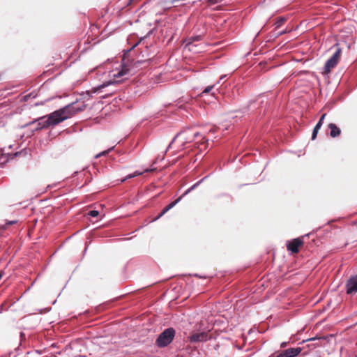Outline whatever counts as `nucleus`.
Wrapping results in <instances>:
<instances>
[{
  "label": "nucleus",
  "mask_w": 357,
  "mask_h": 357,
  "mask_svg": "<svg viewBox=\"0 0 357 357\" xmlns=\"http://www.w3.org/2000/svg\"><path fill=\"white\" fill-rule=\"evenodd\" d=\"M214 85L208 86L202 91V93H209L211 89L213 88Z\"/></svg>",
  "instance_id": "nucleus-20"
},
{
  "label": "nucleus",
  "mask_w": 357,
  "mask_h": 357,
  "mask_svg": "<svg viewBox=\"0 0 357 357\" xmlns=\"http://www.w3.org/2000/svg\"><path fill=\"white\" fill-rule=\"evenodd\" d=\"M289 32V31H287V30H284V31H280L279 33H278V36H281V35H283L286 33Z\"/></svg>",
  "instance_id": "nucleus-34"
},
{
  "label": "nucleus",
  "mask_w": 357,
  "mask_h": 357,
  "mask_svg": "<svg viewBox=\"0 0 357 357\" xmlns=\"http://www.w3.org/2000/svg\"><path fill=\"white\" fill-rule=\"evenodd\" d=\"M144 63V61H135V62L134 63V66H135V68H138V67H139L142 63Z\"/></svg>",
  "instance_id": "nucleus-25"
},
{
  "label": "nucleus",
  "mask_w": 357,
  "mask_h": 357,
  "mask_svg": "<svg viewBox=\"0 0 357 357\" xmlns=\"http://www.w3.org/2000/svg\"><path fill=\"white\" fill-rule=\"evenodd\" d=\"M165 213H166V212H165V211L162 209V211L158 214V215L154 219V220H158L162 215H164Z\"/></svg>",
  "instance_id": "nucleus-22"
},
{
  "label": "nucleus",
  "mask_w": 357,
  "mask_h": 357,
  "mask_svg": "<svg viewBox=\"0 0 357 357\" xmlns=\"http://www.w3.org/2000/svg\"><path fill=\"white\" fill-rule=\"evenodd\" d=\"M227 77V75H222L219 80L217 82V84H219L221 81L225 80V79Z\"/></svg>",
  "instance_id": "nucleus-30"
},
{
  "label": "nucleus",
  "mask_w": 357,
  "mask_h": 357,
  "mask_svg": "<svg viewBox=\"0 0 357 357\" xmlns=\"http://www.w3.org/2000/svg\"><path fill=\"white\" fill-rule=\"evenodd\" d=\"M287 342H282V343H281V344H280V347H281V348H284V347H287Z\"/></svg>",
  "instance_id": "nucleus-32"
},
{
  "label": "nucleus",
  "mask_w": 357,
  "mask_h": 357,
  "mask_svg": "<svg viewBox=\"0 0 357 357\" xmlns=\"http://www.w3.org/2000/svg\"><path fill=\"white\" fill-rule=\"evenodd\" d=\"M99 214V212L96 210H92V211H90L89 213H88V215L91 217H97Z\"/></svg>",
  "instance_id": "nucleus-16"
},
{
  "label": "nucleus",
  "mask_w": 357,
  "mask_h": 357,
  "mask_svg": "<svg viewBox=\"0 0 357 357\" xmlns=\"http://www.w3.org/2000/svg\"><path fill=\"white\" fill-rule=\"evenodd\" d=\"M208 177V176H204V178H202L201 180H199V181H197V183H195L194 185H192L190 188H188L187 190L185 191V192L181 196L179 197L178 199H176L175 201L171 202L170 204H169L167 206H165L163 210L165 211V212H167L168 211H169L171 208H172L174 206H176L180 201L181 199H182L183 197L185 196L186 195H188L190 192H191L192 190L195 189L197 187H198L206 178Z\"/></svg>",
  "instance_id": "nucleus-3"
},
{
  "label": "nucleus",
  "mask_w": 357,
  "mask_h": 357,
  "mask_svg": "<svg viewBox=\"0 0 357 357\" xmlns=\"http://www.w3.org/2000/svg\"><path fill=\"white\" fill-rule=\"evenodd\" d=\"M199 135L198 132H194L192 137H186L184 138L187 142H191Z\"/></svg>",
  "instance_id": "nucleus-15"
},
{
  "label": "nucleus",
  "mask_w": 357,
  "mask_h": 357,
  "mask_svg": "<svg viewBox=\"0 0 357 357\" xmlns=\"http://www.w3.org/2000/svg\"><path fill=\"white\" fill-rule=\"evenodd\" d=\"M346 292L351 296L357 294V275L350 277L347 280Z\"/></svg>",
  "instance_id": "nucleus-6"
},
{
  "label": "nucleus",
  "mask_w": 357,
  "mask_h": 357,
  "mask_svg": "<svg viewBox=\"0 0 357 357\" xmlns=\"http://www.w3.org/2000/svg\"><path fill=\"white\" fill-rule=\"evenodd\" d=\"M201 39H202L201 36H192V37L188 38L185 40V47L188 48L189 51L193 52L194 53H197V52H201L202 50V49H198V50L196 49L198 46L201 45V44H199V45L195 44V42L199 41Z\"/></svg>",
  "instance_id": "nucleus-5"
},
{
  "label": "nucleus",
  "mask_w": 357,
  "mask_h": 357,
  "mask_svg": "<svg viewBox=\"0 0 357 357\" xmlns=\"http://www.w3.org/2000/svg\"><path fill=\"white\" fill-rule=\"evenodd\" d=\"M303 241L298 238L289 241L287 244V250L293 253H297L299 250V247L303 245Z\"/></svg>",
  "instance_id": "nucleus-8"
},
{
  "label": "nucleus",
  "mask_w": 357,
  "mask_h": 357,
  "mask_svg": "<svg viewBox=\"0 0 357 357\" xmlns=\"http://www.w3.org/2000/svg\"><path fill=\"white\" fill-rule=\"evenodd\" d=\"M8 159L6 158L3 162H0V167H3V164H4L5 162H8Z\"/></svg>",
  "instance_id": "nucleus-33"
},
{
  "label": "nucleus",
  "mask_w": 357,
  "mask_h": 357,
  "mask_svg": "<svg viewBox=\"0 0 357 357\" xmlns=\"http://www.w3.org/2000/svg\"><path fill=\"white\" fill-rule=\"evenodd\" d=\"M134 177H135V175L133 174H128V176H126L124 178H123L121 180V182H124L127 179L132 178H134Z\"/></svg>",
  "instance_id": "nucleus-21"
},
{
  "label": "nucleus",
  "mask_w": 357,
  "mask_h": 357,
  "mask_svg": "<svg viewBox=\"0 0 357 357\" xmlns=\"http://www.w3.org/2000/svg\"><path fill=\"white\" fill-rule=\"evenodd\" d=\"M326 115V114H322V116H321V118L319 119V120L318 121V123H321V126H322V124H323V121H324V119Z\"/></svg>",
  "instance_id": "nucleus-27"
},
{
  "label": "nucleus",
  "mask_w": 357,
  "mask_h": 357,
  "mask_svg": "<svg viewBox=\"0 0 357 357\" xmlns=\"http://www.w3.org/2000/svg\"><path fill=\"white\" fill-rule=\"evenodd\" d=\"M112 91H105V93L103 94V95H101L100 97L102 98H106L109 95L112 94Z\"/></svg>",
  "instance_id": "nucleus-26"
},
{
  "label": "nucleus",
  "mask_w": 357,
  "mask_h": 357,
  "mask_svg": "<svg viewBox=\"0 0 357 357\" xmlns=\"http://www.w3.org/2000/svg\"><path fill=\"white\" fill-rule=\"evenodd\" d=\"M328 128L331 137H336L340 135L341 130L335 124L331 123L328 125Z\"/></svg>",
  "instance_id": "nucleus-11"
},
{
  "label": "nucleus",
  "mask_w": 357,
  "mask_h": 357,
  "mask_svg": "<svg viewBox=\"0 0 357 357\" xmlns=\"http://www.w3.org/2000/svg\"><path fill=\"white\" fill-rule=\"evenodd\" d=\"M165 213H166V212H165V211L162 209V211L158 214V215L154 219V220H158L162 215H164Z\"/></svg>",
  "instance_id": "nucleus-24"
},
{
  "label": "nucleus",
  "mask_w": 357,
  "mask_h": 357,
  "mask_svg": "<svg viewBox=\"0 0 357 357\" xmlns=\"http://www.w3.org/2000/svg\"><path fill=\"white\" fill-rule=\"evenodd\" d=\"M176 335V331L174 328L169 327L165 329L159 334L156 340L155 345L158 348H164L170 344Z\"/></svg>",
  "instance_id": "nucleus-2"
},
{
  "label": "nucleus",
  "mask_w": 357,
  "mask_h": 357,
  "mask_svg": "<svg viewBox=\"0 0 357 357\" xmlns=\"http://www.w3.org/2000/svg\"><path fill=\"white\" fill-rule=\"evenodd\" d=\"M185 134V132H181V133H178L172 140V142H170V144H169L168 147H167V149H169L170 147H171V145L172 143H174V142L175 141V139L179 136V135H183Z\"/></svg>",
  "instance_id": "nucleus-18"
},
{
  "label": "nucleus",
  "mask_w": 357,
  "mask_h": 357,
  "mask_svg": "<svg viewBox=\"0 0 357 357\" xmlns=\"http://www.w3.org/2000/svg\"><path fill=\"white\" fill-rule=\"evenodd\" d=\"M156 169V168L155 167H151V168H148V169H146L144 172H153Z\"/></svg>",
  "instance_id": "nucleus-29"
},
{
  "label": "nucleus",
  "mask_w": 357,
  "mask_h": 357,
  "mask_svg": "<svg viewBox=\"0 0 357 357\" xmlns=\"http://www.w3.org/2000/svg\"><path fill=\"white\" fill-rule=\"evenodd\" d=\"M143 172H139V171H135L133 174L135 175V176H140L142 174Z\"/></svg>",
  "instance_id": "nucleus-31"
},
{
  "label": "nucleus",
  "mask_w": 357,
  "mask_h": 357,
  "mask_svg": "<svg viewBox=\"0 0 357 357\" xmlns=\"http://www.w3.org/2000/svg\"><path fill=\"white\" fill-rule=\"evenodd\" d=\"M321 127V123H317V125L315 126V127L314 128L312 134V140H314L316 138L318 131Z\"/></svg>",
  "instance_id": "nucleus-13"
},
{
  "label": "nucleus",
  "mask_w": 357,
  "mask_h": 357,
  "mask_svg": "<svg viewBox=\"0 0 357 357\" xmlns=\"http://www.w3.org/2000/svg\"><path fill=\"white\" fill-rule=\"evenodd\" d=\"M341 50L340 49H337L334 54L329 58L325 65H324V71L326 73L331 72V69L333 68L337 64L339 58L340 56Z\"/></svg>",
  "instance_id": "nucleus-4"
},
{
  "label": "nucleus",
  "mask_w": 357,
  "mask_h": 357,
  "mask_svg": "<svg viewBox=\"0 0 357 357\" xmlns=\"http://www.w3.org/2000/svg\"><path fill=\"white\" fill-rule=\"evenodd\" d=\"M165 213H166V212H165V211L162 209V211L158 214V215L154 219V220H158L162 215H164Z\"/></svg>",
  "instance_id": "nucleus-23"
},
{
  "label": "nucleus",
  "mask_w": 357,
  "mask_h": 357,
  "mask_svg": "<svg viewBox=\"0 0 357 357\" xmlns=\"http://www.w3.org/2000/svg\"><path fill=\"white\" fill-rule=\"evenodd\" d=\"M113 149H114V147H112L111 149H109L107 151H102L101 153H100L98 155H96V158H99L101 155H105L106 154H107Z\"/></svg>",
  "instance_id": "nucleus-17"
},
{
  "label": "nucleus",
  "mask_w": 357,
  "mask_h": 357,
  "mask_svg": "<svg viewBox=\"0 0 357 357\" xmlns=\"http://www.w3.org/2000/svg\"><path fill=\"white\" fill-rule=\"evenodd\" d=\"M302 351L301 347L288 348L283 350L276 356H271L269 357H296Z\"/></svg>",
  "instance_id": "nucleus-7"
},
{
  "label": "nucleus",
  "mask_w": 357,
  "mask_h": 357,
  "mask_svg": "<svg viewBox=\"0 0 357 357\" xmlns=\"http://www.w3.org/2000/svg\"><path fill=\"white\" fill-rule=\"evenodd\" d=\"M17 222V220H11V221H8L6 224H5V226L3 227L4 229H6L8 227V226L9 225H14V224H16Z\"/></svg>",
  "instance_id": "nucleus-19"
},
{
  "label": "nucleus",
  "mask_w": 357,
  "mask_h": 357,
  "mask_svg": "<svg viewBox=\"0 0 357 357\" xmlns=\"http://www.w3.org/2000/svg\"><path fill=\"white\" fill-rule=\"evenodd\" d=\"M130 70L128 68H123L121 70H118L116 73H113L112 76L114 78H119L122 76L125 75L126 74L128 73Z\"/></svg>",
  "instance_id": "nucleus-12"
},
{
  "label": "nucleus",
  "mask_w": 357,
  "mask_h": 357,
  "mask_svg": "<svg viewBox=\"0 0 357 357\" xmlns=\"http://www.w3.org/2000/svg\"><path fill=\"white\" fill-rule=\"evenodd\" d=\"M208 333L206 332L193 333L189 337L190 342L192 343L200 342L208 340Z\"/></svg>",
  "instance_id": "nucleus-9"
},
{
  "label": "nucleus",
  "mask_w": 357,
  "mask_h": 357,
  "mask_svg": "<svg viewBox=\"0 0 357 357\" xmlns=\"http://www.w3.org/2000/svg\"><path fill=\"white\" fill-rule=\"evenodd\" d=\"M75 108V104H69L58 110L49 114L47 116H43L29 123V125L33 124L37 122V127L35 130H39L47 128L50 126H54L59 123L70 118L77 112ZM26 126H28L26 124Z\"/></svg>",
  "instance_id": "nucleus-1"
},
{
  "label": "nucleus",
  "mask_w": 357,
  "mask_h": 357,
  "mask_svg": "<svg viewBox=\"0 0 357 357\" xmlns=\"http://www.w3.org/2000/svg\"><path fill=\"white\" fill-rule=\"evenodd\" d=\"M286 19L283 17H279L277 21L275 22V28H279L284 22Z\"/></svg>",
  "instance_id": "nucleus-14"
},
{
  "label": "nucleus",
  "mask_w": 357,
  "mask_h": 357,
  "mask_svg": "<svg viewBox=\"0 0 357 357\" xmlns=\"http://www.w3.org/2000/svg\"><path fill=\"white\" fill-rule=\"evenodd\" d=\"M117 82H118V81H116V80L107 82L103 83L102 84H100L96 87H93L91 89V92L93 93L100 94L103 92V89H105L106 87H108L109 86H114Z\"/></svg>",
  "instance_id": "nucleus-10"
},
{
  "label": "nucleus",
  "mask_w": 357,
  "mask_h": 357,
  "mask_svg": "<svg viewBox=\"0 0 357 357\" xmlns=\"http://www.w3.org/2000/svg\"><path fill=\"white\" fill-rule=\"evenodd\" d=\"M123 3L126 5V6H129L130 4H132V1L134 0H123Z\"/></svg>",
  "instance_id": "nucleus-28"
},
{
  "label": "nucleus",
  "mask_w": 357,
  "mask_h": 357,
  "mask_svg": "<svg viewBox=\"0 0 357 357\" xmlns=\"http://www.w3.org/2000/svg\"><path fill=\"white\" fill-rule=\"evenodd\" d=\"M317 340V338L316 337H313V338L308 339L307 340Z\"/></svg>",
  "instance_id": "nucleus-35"
}]
</instances>
